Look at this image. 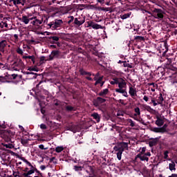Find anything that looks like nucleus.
Instances as JSON below:
<instances>
[{
  "label": "nucleus",
  "instance_id": "nucleus-1",
  "mask_svg": "<svg viewBox=\"0 0 177 177\" xmlns=\"http://www.w3.org/2000/svg\"><path fill=\"white\" fill-rule=\"evenodd\" d=\"M113 150L115 151V154H116L117 156L118 160H119V161H121L124 150H128V143L120 142L113 147Z\"/></svg>",
  "mask_w": 177,
  "mask_h": 177
},
{
  "label": "nucleus",
  "instance_id": "nucleus-2",
  "mask_svg": "<svg viewBox=\"0 0 177 177\" xmlns=\"http://www.w3.org/2000/svg\"><path fill=\"white\" fill-rule=\"evenodd\" d=\"M152 16L155 19H158V20H162L164 19V11L161 9L155 8L153 11Z\"/></svg>",
  "mask_w": 177,
  "mask_h": 177
},
{
  "label": "nucleus",
  "instance_id": "nucleus-3",
  "mask_svg": "<svg viewBox=\"0 0 177 177\" xmlns=\"http://www.w3.org/2000/svg\"><path fill=\"white\" fill-rule=\"evenodd\" d=\"M63 24V21L62 19H55L54 21L48 24V27L52 28V30H57L59 27H62Z\"/></svg>",
  "mask_w": 177,
  "mask_h": 177
},
{
  "label": "nucleus",
  "instance_id": "nucleus-4",
  "mask_svg": "<svg viewBox=\"0 0 177 177\" xmlns=\"http://www.w3.org/2000/svg\"><path fill=\"white\" fill-rule=\"evenodd\" d=\"M24 68V63L21 59H18L17 62H14L12 65V68H13L15 71H19V70H21V68Z\"/></svg>",
  "mask_w": 177,
  "mask_h": 177
},
{
  "label": "nucleus",
  "instance_id": "nucleus-5",
  "mask_svg": "<svg viewBox=\"0 0 177 177\" xmlns=\"http://www.w3.org/2000/svg\"><path fill=\"white\" fill-rule=\"evenodd\" d=\"M21 160L24 161V162H26L27 165L31 167L30 170H29L27 173L24 174V176H30V175H32V174H34L35 172L34 166H32V165H31V162H28V160H27L24 158H21Z\"/></svg>",
  "mask_w": 177,
  "mask_h": 177
},
{
  "label": "nucleus",
  "instance_id": "nucleus-6",
  "mask_svg": "<svg viewBox=\"0 0 177 177\" xmlns=\"http://www.w3.org/2000/svg\"><path fill=\"white\" fill-rule=\"evenodd\" d=\"M73 23L75 26H77V27H80V26H82L84 23H85V18L82 17H76L75 18Z\"/></svg>",
  "mask_w": 177,
  "mask_h": 177
},
{
  "label": "nucleus",
  "instance_id": "nucleus-7",
  "mask_svg": "<svg viewBox=\"0 0 177 177\" xmlns=\"http://www.w3.org/2000/svg\"><path fill=\"white\" fill-rule=\"evenodd\" d=\"M118 85L119 88H116L115 91H123L125 89V88H127V82H125L124 79L120 78Z\"/></svg>",
  "mask_w": 177,
  "mask_h": 177
},
{
  "label": "nucleus",
  "instance_id": "nucleus-8",
  "mask_svg": "<svg viewBox=\"0 0 177 177\" xmlns=\"http://www.w3.org/2000/svg\"><path fill=\"white\" fill-rule=\"evenodd\" d=\"M136 158H140V161L149 162V157H147L145 153H138L136 156Z\"/></svg>",
  "mask_w": 177,
  "mask_h": 177
},
{
  "label": "nucleus",
  "instance_id": "nucleus-9",
  "mask_svg": "<svg viewBox=\"0 0 177 177\" xmlns=\"http://www.w3.org/2000/svg\"><path fill=\"white\" fill-rule=\"evenodd\" d=\"M68 131H71L73 133H75L78 132V131H80V127H78L77 125L69 126L68 127Z\"/></svg>",
  "mask_w": 177,
  "mask_h": 177
},
{
  "label": "nucleus",
  "instance_id": "nucleus-10",
  "mask_svg": "<svg viewBox=\"0 0 177 177\" xmlns=\"http://www.w3.org/2000/svg\"><path fill=\"white\" fill-rule=\"evenodd\" d=\"M161 137H157L156 138H153L151 141L149 142V145L150 147H153V146H156L157 143L158 142V140H160Z\"/></svg>",
  "mask_w": 177,
  "mask_h": 177
},
{
  "label": "nucleus",
  "instance_id": "nucleus-11",
  "mask_svg": "<svg viewBox=\"0 0 177 177\" xmlns=\"http://www.w3.org/2000/svg\"><path fill=\"white\" fill-rule=\"evenodd\" d=\"M8 45V41L6 40H3L0 42V52L3 53L5 52V46Z\"/></svg>",
  "mask_w": 177,
  "mask_h": 177
},
{
  "label": "nucleus",
  "instance_id": "nucleus-12",
  "mask_svg": "<svg viewBox=\"0 0 177 177\" xmlns=\"http://www.w3.org/2000/svg\"><path fill=\"white\" fill-rule=\"evenodd\" d=\"M156 124L158 127H162L164 125V120L161 119L160 117L157 116L156 117Z\"/></svg>",
  "mask_w": 177,
  "mask_h": 177
},
{
  "label": "nucleus",
  "instance_id": "nucleus-13",
  "mask_svg": "<svg viewBox=\"0 0 177 177\" xmlns=\"http://www.w3.org/2000/svg\"><path fill=\"white\" fill-rule=\"evenodd\" d=\"M57 56H59L58 50L52 51L51 54L50 55V60H53V59H55V57H57Z\"/></svg>",
  "mask_w": 177,
  "mask_h": 177
},
{
  "label": "nucleus",
  "instance_id": "nucleus-14",
  "mask_svg": "<svg viewBox=\"0 0 177 177\" xmlns=\"http://www.w3.org/2000/svg\"><path fill=\"white\" fill-rule=\"evenodd\" d=\"M129 93L130 96H131V97L136 96V89H135L132 86L129 87Z\"/></svg>",
  "mask_w": 177,
  "mask_h": 177
},
{
  "label": "nucleus",
  "instance_id": "nucleus-15",
  "mask_svg": "<svg viewBox=\"0 0 177 177\" xmlns=\"http://www.w3.org/2000/svg\"><path fill=\"white\" fill-rule=\"evenodd\" d=\"M91 117L96 120L97 122H100V115L97 113H93Z\"/></svg>",
  "mask_w": 177,
  "mask_h": 177
},
{
  "label": "nucleus",
  "instance_id": "nucleus-16",
  "mask_svg": "<svg viewBox=\"0 0 177 177\" xmlns=\"http://www.w3.org/2000/svg\"><path fill=\"white\" fill-rule=\"evenodd\" d=\"M115 92H117L118 93H122V95H123V96H124V97H128V93L127 92V89L115 90Z\"/></svg>",
  "mask_w": 177,
  "mask_h": 177
},
{
  "label": "nucleus",
  "instance_id": "nucleus-17",
  "mask_svg": "<svg viewBox=\"0 0 177 177\" xmlns=\"http://www.w3.org/2000/svg\"><path fill=\"white\" fill-rule=\"evenodd\" d=\"M109 93V90L107 88H105L102 90L100 93H99V96H102V97H105L106 95Z\"/></svg>",
  "mask_w": 177,
  "mask_h": 177
},
{
  "label": "nucleus",
  "instance_id": "nucleus-18",
  "mask_svg": "<svg viewBox=\"0 0 177 177\" xmlns=\"http://www.w3.org/2000/svg\"><path fill=\"white\" fill-rule=\"evenodd\" d=\"M104 102H106V100L104 98L98 97H97V104H95V106H99V104L104 103Z\"/></svg>",
  "mask_w": 177,
  "mask_h": 177
},
{
  "label": "nucleus",
  "instance_id": "nucleus-19",
  "mask_svg": "<svg viewBox=\"0 0 177 177\" xmlns=\"http://www.w3.org/2000/svg\"><path fill=\"white\" fill-rule=\"evenodd\" d=\"M21 22L24 23V24H28V23H30V19H28V17L27 16L24 15L22 16Z\"/></svg>",
  "mask_w": 177,
  "mask_h": 177
},
{
  "label": "nucleus",
  "instance_id": "nucleus-20",
  "mask_svg": "<svg viewBox=\"0 0 177 177\" xmlns=\"http://www.w3.org/2000/svg\"><path fill=\"white\" fill-rule=\"evenodd\" d=\"M156 102L158 104H162V102H164V97H162V94H160L156 100Z\"/></svg>",
  "mask_w": 177,
  "mask_h": 177
},
{
  "label": "nucleus",
  "instance_id": "nucleus-21",
  "mask_svg": "<svg viewBox=\"0 0 177 177\" xmlns=\"http://www.w3.org/2000/svg\"><path fill=\"white\" fill-rule=\"evenodd\" d=\"M176 165L175 162H171V163L169 164V169H170V171H176V168H175Z\"/></svg>",
  "mask_w": 177,
  "mask_h": 177
},
{
  "label": "nucleus",
  "instance_id": "nucleus-22",
  "mask_svg": "<svg viewBox=\"0 0 177 177\" xmlns=\"http://www.w3.org/2000/svg\"><path fill=\"white\" fill-rule=\"evenodd\" d=\"M152 132H155L156 133H162L161 128L154 127L151 129Z\"/></svg>",
  "mask_w": 177,
  "mask_h": 177
},
{
  "label": "nucleus",
  "instance_id": "nucleus-23",
  "mask_svg": "<svg viewBox=\"0 0 177 177\" xmlns=\"http://www.w3.org/2000/svg\"><path fill=\"white\" fill-rule=\"evenodd\" d=\"M145 110H147V111H149V113H153V112L156 111L154 109H153L149 105H145Z\"/></svg>",
  "mask_w": 177,
  "mask_h": 177
},
{
  "label": "nucleus",
  "instance_id": "nucleus-24",
  "mask_svg": "<svg viewBox=\"0 0 177 177\" xmlns=\"http://www.w3.org/2000/svg\"><path fill=\"white\" fill-rule=\"evenodd\" d=\"M119 82H120V78H115L112 81H111L110 84L111 85H115V84L118 85Z\"/></svg>",
  "mask_w": 177,
  "mask_h": 177
},
{
  "label": "nucleus",
  "instance_id": "nucleus-25",
  "mask_svg": "<svg viewBox=\"0 0 177 177\" xmlns=\"http://www.w3.org/2000/svg\"><path fill=\"white\" fill-rule=\"evenodd\" d=\"M130 16H131V12H129V13L120 15V19H122V20H125V19H128V17H130Z\"/></svg>",
  "mask_w": 177,
  "mask_h": 177
},
{
  "label": "nucleus",
  "instance_id": "nucleus-26",
  "mask_svg": "<svg viewBox=\"0 0 177 177\" xmlns=\"http://www.w3.org/2000/svg\"><path fill=\"white\" fill-rule=\"evenodd\" d=\"M134 111L136 113L134 114L135 117H138V115H140V109H139V107L135 108Z\"/></svg>",
  "mask_w": 177,
  "mask_h": 177
},
{
  "label": "nucleus",
  "instance_id": "nucleus-27",
  "mask_svg": "<svg viewBox=\"0 0 177 177\" xmlns=\"http://www.w3.org/2000/svg\"><path fill=\"white\" fill-rule=\"evenodd\" d=\"M63 150H64V148L63 147H62V146L57 147L55 148L56 153H62V151H63Z\"/></svg>",
  "mask_w": 177,
  "mask_h": 177
},
{
  "label": "nucleus",
  "instance_id": "nucleus-28",
  "mask_svg": "<svg viewBox=\"0 0 177 177\" xmlns=\"http://www.w3.org/2000/svg\"><path fill=\"white\" fill-rule=\"evenodd\" d=\"M94 30H99V28H102V26L97 24H95V22H93V28Z\"/></svg>",
  "mask_w": 177,
  "mask_h": 177
},
{
  "label": "nucleus",
  "instance_id": "nucleus-29",
  "mask_svg": "<svg viewBox=\"0 0 177 177\" xmlns=\"http://www.w3.org/2000/svg\"><path fill=\"white\" fill-rule=\"evenodd\" d=\"M35 21L36 23V26H41V24H42L43 20L42 19L39 20V19H37V17H36V18L35 19Z\"/></svg>",
  "mask_w": 177,
  "mask_h": 177
},
{
  "label": "nucleus",
  "instance_id": "nucleus-30",
  "mask_svg": "<svg viewBox=\"0 0 177 177\" xmlns=\"http://www.w3.org/2000/svg\"><path fill=\"white\" fill-rule=\"evenodd\" d=\"M102 81H103V76L98 77V80L95 82V85H97L98 84H102Z\"/></svg>",
  "mask_w": 177,
  "mask_h": 177
},
{
  "label": "nucleus",
  "instance_id": "nucleus-31",
  "mask_svg": "<svg viewBox=\"0 0 177 177\" xmlns=\"http://www.w3.org/2000/svg\"><path fill=\"white\" fill-rule=\"evenodd\" d=\"M4 147H6V149H13L15 146L12 144H3Z\"/></svg>",
  "mask_w": 177,
  "mask_h": 177
},
{
  "label": "nucleus",
  "instance_id": "nucleus-32",
  "mask_svg": "<svg viewBox=\"0 0 177 177\" xmlns=\"http://www.w3.org/2000/svg\"><path fill=\"white\" fill-rule=\"evenodd\" d=\"M127 121L129 124H130V127H135V123L133 120H132V119H128Z\"/></svg>",
  "mask_w": 177,
  "mask_h": 177
},
{
  "label": "nucleus",
  "instance_id": "nucleus-33",
  "mask_svg": "<svg viewBox=\"0 0 177 177\" xmlns=\"http://www.w3.org/2000/svg\"><path fill=\"white\" fill-rule=\"evenodd\" d=\"M3 27H6V28H8V24L5 22H1L0 28H3Z\"/></svg>",
  "mask_w": 177,
  "mask_h": 177
},
{
  "label": "nucleus",
  "instance_id": "nucleus-34",
  "mask_svg": "<svg viewBox=\"0 0 177 177\" xmlns=\"http://www.w3.org/2000/svg\"><path fill=\"white\" fill-rule=\"evenodd\" d=\"M68 19H70V20L68 21V24H70L74 21L75 19L73 16H70L68 17Z\"/></svg>",
  "mask_w": 177,
  "mask_h": 177
},
{
  "label": "nucleus",
  "instance_id": "nucleus-35",
  "mask_svg": "<svg viewBox=\"0 0 177 177\" xmlns=\"http://www.w3.org/2000/svg\"><path fill=\"white\" fill-rule=\"evenodd\" d=\"M17 53H18L19 55H23L24 52H23V50L20 48V47H18V48L17 49Z\"/></svg>",
  "mask_w": 177,
  "mask_h": 177
},
{
  "label": "nucleus",
  "instance_id": "nucleus-36",
  "mask_svg": "<svg viewBox=\"0 0 177 177\" xmlns=\"http://www.w3.org/2000/svg\"><path fill=\"white\" fill-rule=\"evenodd\" d=\"M21 145H23L24 146H26V145L28 143V140L22 139V140H21Z\"/></svg>",
  "mask_w": 177,
  "mask_h": 177
},
{
  "label": "nucleus",
  "instance_id": "nucleus-37",
  "mask_svg": "<svg viewBox=\"0 0 177 177\" xmlns=\"http://www.w3.org/2000/svg\"><path fill=\"white\" fill-rule=\"evenodd\" d=\"M167 124L163 125L162 127H160V129L162 131V133H164V132L167 131Z\"/></svg>",
  "mask_w": 177,
  "mask_h": 177
},
{
  "label": "nucleus",
  "instance_id": "nucleus-38",
  "mask_svg": "<svg viewBox=\"0 0 177 177\" xmlns=\"http://www.w3.org/2000/svg\"><path fill=\"white\" fill-rule=\"evenodd\" d=\"M75 171H82V167L81 166H74Z\"/></svg>",
  "mask_w": 177,
  "mask_h": 177
},
{
  "label": "nucleus",
  "instance_id": "nucleus-39",
  "mask_svg": "<svg viewBox=\"0 0 177 177\" xmlns=\"http://www.w3.org/2000/svg\"><path fill=\"white\" fill-rule=\"evenodd\" d=\"M66 109L67 110V111H73V110H74V107L71 106H67L66 107Z\"/></svg>",
  "mask_w": 177,
  "mask_h": 177
},
{
  "label": "nucleus",
  "instance_id": "nucleus-40",
  "mask_svg": "<svg viewBox=\"0 0 177 177\" xmlns=\"http://www.w3.org/2000/svg\"><path fill=\"white\" fill-rule=\"evenodd\" d=\"M28 70V71H38V69H37L36 67H30Z\"/></svg>",
  "mask_w": 177,
  "mask_h": 177
},
{
  "label": "nucleus",
  "instance_id": "nucleus-41",
  "mask_svg": "<svg viewBox=\"0 0 177 177\" xmlns=\"http://www.w3.org/2000/svg\"><path fill=\"white\" fill-rule=\"evenodd\" d=\"M28 59H30V60H32V63H35V57H34V55L32 56H28Z\"/></svg>",
  "mask_w": 177,
  "mask_h": 177
},
{
  "label": "nucleus",
  "instance_id": "nucleus-42",
  "mask_svg": "<svg viewBox=\"0 0 177 177\" xmlns=\"http://www.w3.org/2000/svg\"><path fill=\"white\" fill-rule=\"evenodd\" d=\"M93 21H87V27H92L93 28Z\"/></svg>",
  "mask_w": 177,
  "mask_h": 177
},
{
  "label": "nucleus",
  "instance_id": "nucleus-43",
  "mask_svg": "<svg viewBox=\"0 0 177 177\" xmlns=\"http://www.w3.org/2000/svg\"><path fill=\"white\" fill-rule=\"evenodd\" d=\"M145 153H146V147H142L139 154H145Z\"/></svg>",
  "mask_w": 177,
  "mask_h": 177
},
{
  "label": "nucleus",
  "instance_id": "nucleus-44",
  "mask_svg": "<svg viewBox=\"0 0 177 177\" xmlns=\"http://www.w3.org/2000/svg\"><path fill=\"white\" fill-rule=\"evenodd\" d=\"M169 152H168V151H165L164 152V158L165 160H167V158H168V154H169Z\"/></svg>",
  "mask_w": 177,
  "mask_h": 177
},
{
  "label": "nucleus",
  "instance_id": "nucleus-45",
  "mask_svg": "<svg viewBox=\"0 0 177 177\" xmlns=\"http://www.w3.org/2000/svg\"><path fill=\"white\" fill-rule=\"evenodd\" d=\"M99 75H100L99 73H96V75L94 77V81H97V80L99 79Z\"/></svg>",
  "mask_w": 177,
  "mask_h": 177
},
{
  "label": "nucleus",
  "instance_id": "nucleus-46",
  "mask_svg": "<svg viewBox=\"0 0 177 177\" xmlns=\"http://www.w3.org/2000/svg\"><path fill=\"white\" fill-rule=\"evenodd\" d=\"M51 39H53V41H59V37H57V36H54L51 37Z\"/></svg>",
  "mask_w": 177,
  "mask_h": 177
},
{
  "label": "nucleus",
  "instance_id": "nucleus-47",
  "mask_svg": "<svg viewBox=\"0 0 177 177\" xmlns=\"http://www.w3.org/2000/svg\"><path fill=\"white\" fill-rule=\"evenodd\" d=\"M39 148H40L41 149V150H46L48 148H45L44 147V145H39Z\"/></svg>",
  "mask_w": 177,
  "mask_h": 177
},
{
  "label": "nucleus",
  "instance_id": "nucleus-48",
  "mask_svg": "<svg viewBox=\"0 0 177 177\" xmlns=\"http://www.w3.org/2000/svg\"><path fill=\"white\" fill-rule=\"evenodd\" d=\"M40 128H41V129H46V125L44 124H41L40 125Z\"/></svg>",
  "mask_w": 177,
  "mask_h": 177
},
{
  "label": "nucleus",
  "instance_id": "nucleus-49",
  "mask_svg": "<svg viewBox=\"0 0 177 177\" xmlns=\"http://www.w3.org/2000/svg\"><path fill=\"white\" fill-rule=\"evenodd\" d=\"M151 103H153V106H157V104H158V102H156L154 100H151Z\"/></svg>",
  "mask_w": 177,
  "mask_h": 177
},
{
  "label": "nucleus",
  "instance_id": "nucleus-50",
  "mask_svg": "<svg viewBox=\"0 0 177 177\" xmlns=\"http://www.w3.org/2000/svg\"><path fill=\"white\" fill-rule=\"evenodd\" d=\"M46 169V167H45V165H41L40 166V169H41V171H44V169Z\"/></svg>",
  "mask_w": 177,
  "mask_h": 177
},
{
  "label": "nucleus",
  "instance_id": "nucleus-51",
  "mask_svg": "<svg viewBox=\"0 0 177 177\" xmlns=\"http://www.w3.org/2000/svg\"><path fill=\"white\" fill-rule=\"evenodd\" d=\"M80 73H81L82 75H86V71H85L84 70H82Z\"/></svg>",
  "mask_w": 177,
  "mask_h": 177
},
{
  "label": "nucleus",
  "instance_id": "nucleus-52",
  "mask_svg": "<svg viewBox=\"0 0 177 177\" xmlns=\"http://www.w3.org/2000/svg\"><path fill=\"white\" fill-rule=\"evenodd\" d=\"M143 100H145V102H149V97L147 96H144L143 97Z\"/></svg>",
  "mask_w": 177,
  "mask_h": 177
},
{
  "label": "nucleus",
  "instance_id": "nucleus-53",
  "mask_svg": "<svg viewBox=\"0 0 177 177\" xmlns=\"http://www.w3.org/2000/svg\"><path fill=\"white\" fill-rule=\"evenodd\" d=\"M14 37L15 38V41H18L19 40V36L17 35H14Z\"/></svg>",
  "mask_w": 177,
  "mask_h": 177
},
{
  "label": "nucleus",
  "instance_id": "nucleus-54",
  "mask_svg": "<svg viewBox=\"0 0 177 177\" xmlns=\"http://www.w3.org/2000/svg\"><path fill=\"white\" fill-rule=\"evenodd\" d=\"M30 24H32V26H37L35 19H34L32 21L30 22Z\"/></svg>",
  "mask_w": 177,
  "mask_h": 177
},
{
  "label": "nucleus",
  "instance_id": "nucleus-55",
  "mask_svg": "<svg viewBox=\"0 0 177 177\" xmlns=\"http://www.w3.org/2000/svg\"><path fill=\"white\" fill-rule=\"evenodd\" d=\"M145 156L147 157H150L151 156V153L150 152L145 153Z\"/></svg>",
  "mask_w": 177,
  "mask_h": 177
},
{
  "label": "nucleus",
  "instance_id": "nucleus-56",
  "mask_svg": "<svg viewBox=\"0 0 177 177\" xmlns=\"http://www.w3.org/2000/svg\"><path fill=\"white\" fill-rule=\"evenodd\" d=\"M149 86H153V88H156V86H157V84H155L154 83H150V84H149Z\"/></svg>",
  "mask_w": 177,
  "mask_h": 177
},
{
  "label": "nucleus",
  "instance_id": "nucleus-57",
  "mask_svg": "<svg viewBox=\"0 0 177 177\" xmlns=\"http://www.w3.org/2000/svg\"><path fill=\"white\" fill-rule=\"evenodd\" d=\"M168 177H177L176 174H172L171 176H169Z\"/></svg>",
  "mask_w": 177,
  "mask_h": 177
},
{
  "label": "nucleus",
  "instance_id": "nucleus-58",
  "mask_svg": "<svg viewBox=\"0 0 177 177\" xmlns=\"http://www.w3.org/2000/svg\"><path fill=\"white\" fill-rule=\"evenodd\" d=\"M99 3H104V0H97Z\"/></svg>",
  "mask_w": 177,
  "mask_h": 177
},
{
  "label": "nucleus",
  "instance_id": "nucleus-59",
  "mask_svg": "<svg viewBox=\"0 0 177 177\" xmlns=\"http://www.w3.org/2000/svg\"><path fill=\"white\" fill-rule=\"evenodd\" d=\"M35 18H36V17H31V18H28V20H29V21H31V20H35Z\"/></svg>",
  "mask_w": 177,
  "mask_h": 177
},
{
  "label": "nucleus",
  "instance_id": "nucleus-60",
  "mask_svg": "<svg viewBox=\"0 0 177 177\" xmlns=\"http://www.w3.org/2000/svg\"><path fill=\"white\" fill-rule=\"evenodd\" d=\"M138 121L141 124H145V121H143V119L138 120Z\"/></svg>",
  "mask_w": 177,
  "mask_h": 177
},
{
  "label": "nucleus",
  "instance_id": "nucleus-61",
  "mask_svg": "<svg viewBox=\"0 0 177 177\" xmlns=\"http://www.w3.org/2000/svg\"><path fill=\"white\" fill-rule=\"evenodd\" d=\"M86 80H88V81H93V80H92V77H87Z\"/></svg>",
  "mask_w": 177,
  "mask_h": 177
},
{
  "label": "nucleus",
  "instance_id": "nucleus-62",
  "mask_svg": "<svg viewBox=\"0 0 177 177\" xmlns=\"http://www.w3.org/2000/svg\"><path fill=\"white\" fill-rule=\"evenodd\" d=\"M41 114H45V111L44 110V109H41Z\"/></svg>",
  "mask_w": 177,
  "mask_h": 177
},
{
  "label": "nucleus",
  "instance_id": "nucleus-63",
  "mask_svg": "<svg viewBox=\"0 0 177 177\" xmlns=\"http://www.w3.org/2000/svg\"><path fill=\"white\" fill-rule=\"evenodd\" d=\"M19 128H20V129H21V131H24V128H23L22 126L19 125Z\"/></svg>",
  "mask_w": 177,
  "mask_h": 177
},
{
  "label": "nucleus",
  "instance_id": "nucleus-64",
  "mask_svg": "<svg viewBox=\"0 0 177 177\" xmlns=\"http://www.w3.org/2000/svg\"><path fill=\"white\" fill-rule=\"evenodd\" d=\"M26 74H34V73H32V72H26Z\"/></svg>",
  "mask_w": 177,
  "mask_h": 177
}]
</instances>
